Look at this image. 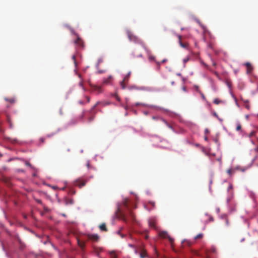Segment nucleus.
<instances>
[{
  "mask_svg": "<svg viewBox=\"0 0 258 258\" xmlns=\"http://www.w3.org/2000/svg\"><path fill=\"white\" fill-rule=\"evenodd\" d=\"M120 218L123 221L126 223L130 221L134 222L135 220V216L130 210H128L127 214H121Z\"/></svg>",
  "mask_w": 258,
  "mask_h": 258,
  "instance_id": "nucleus-1",
  "label": "nucleus"
},
{
  "mask_svg": "<svg viewBox=\"0 0 258 258\" xmlns=\"http://www.w3.org/2000/svg\"><path fill=\"white\" fill-rule=\"evenodd\" d=\"M126 33L127 37L131 41L140 44L143 47L146 45L145 42L139 38L137 36L134 35L131 31H127Z\"/></svg>",
  "mask_w": 258,
  "mask_h": 258,
  "instance_id": "nucleus-2",
  "label": "nucleus"
},
{
  "mask_svg": "<svg viewBox=\"0 0 258 258\" xmlns=\"http://www.w3.org/2000/svg\"><path fill=\"white\" fill-rule=\"evenodd\" d=\"M89 84L91 87V89L90 90V92L98 94L102 92V89L101 87L92 85L90 82H89Z\"/></svg>",
  "mask_w": 258,
  "mask_h": 258,
  "instance_id": "nucleus-3",
  "label": "nucleus"
},
{
  "mask_svg": "<svg viewBox=\"0 0 258 258\" xmlns=\"http://www.w3.org/2000/svg\"><path fill=\"white\" fill-rule=\"evenodd\" d=\"M74 43L79 48H83L84 47V42L83 40L78 36H77V39Z\"/></svg>",
  "mask_w": 258,
  "mask_h": 258,
  "instance_id": "nucleus-4",
  "label": "nucleus"
},
{
  "mask_svg": "<svg viewBox=\"0 0 258 258\" xmlns=\"http://www.w3.org/2000/svg\"><path fill=\"white\" fill-rule=\"evenodd\" d=\"M159 235L161 237H162L163 238L168 239V240L171 243L174 241V239L172 238H171V237H170V236L168 235V233L166 231H161L159 232Z\"/></svg>",
  "mask_w": 258,
  "mask_h": 258,
  "instance_id": "nucleus-5",
  "label": "nucleus"
},
{
  "mask_svg": "<svg viewBox=\"0 0 258 258\" xmlns=\"http://www.w3.org/2000/svg\"><path fill=\"white\" fill-rule=\"evenodd\" d=\"M87 182V180H84L82 178H79L75 181V185L78 186L80 188L85 186Z\"/></svg>",
  "mask_w": 258,
  "mask_h": 258,
  "instance_id": "nucleus-6",
  "label": "nucleus"
},
{
  "mask_svg": "<svg viewBox=\"0 0 258 258\" xmlns=\"http://www.w3.org/2000/svg\"><path fill=\"white\" fill-rule=\"evenodd\" d=\"M144 49H145V50L146 51V52H147L148 55V57H149V59L150 60H155V57L152 55H151V50L147 47V46H146V45H145V46L143 47Z\"/></svg>",
  "mask_w": 258,
  "mask_h": 258,
  "instance_id": "nucleus-7",
  "label": "nucleus"
},
{
  "mask_svg": "<svg viewBox=\"0 0 258 258\" xmlns=\"http://www.w3.org/2000/svg\"><path fill=\"white\" fill-rule=\"evenodd\" d=\"M88 239L93 241H97L99 239V236L97 234H88Z\"/></svg>",
  "mask_w": 258,
  "mask_h": 258,
  "instance_id": "nucleus-8",
  "label": "nucleus"
},
{
  "mask_svg": "<svg viewBox=\"0 0 258 258\" xmlns=\"http://www.w3.org/2000/svg\"><path fill=\"white\" fill-rule=\"evenodd\" d=\"M113 81V77L112 76H108V78L104 79L103 80V84H109Z\"/></svg>",
  "mask_w": 258,
  "mask_h": 258,
  "instance_id": "nucleus-9",
  "label": "nucleus"
},
{
  "mask_svg": "<svg viewBox=\"0 0 258 258\" xmlns=\"http://www.w3.org/2000/svg\"><path fill=\"white\" fill-rule=\"evenodd\" d=\"M78 76H79V77L81 79L80 82L79 83V85L80 87H81L83 89V90L84 91H86V88L84 86V81H83V79H82V76H81V75L80 74H79Z\"/></svg>",
  "mask_w": 258,
  "mask_h": 258,
  "instance_id": "nucleus-10",
  "label": "nucleus"
},
{
  "mask_svg": "<svg viewBox=\"0 0 258 258\" xmlns=\"http://www.w3.org/2000/svg\"><path fill=\"white\" fill-rule=\"evenodd\" d=\"M178 38L179 40V43L180 46H181L183 48H186L188 46L187 43H182L181 41V35H178Z\"/></svg>",
  "mask_w": 258,
  "mask_h": 258,
  "instance_id": "nucleus-11",
  "label": "nucleus"
},
{
  "mask_svg": "<svg viewBox=\"0 0 258 258\" xmlns=\"http://www.w3.org/2000/svg\"><path fill=\"white\" fill-rule=\"evenodd\" d=\"M245 65L247 67V73L249 74L252 71V67L249 62H246Z\"/></svg>",
  "mask_w": 258,
  "mask_h": 258,
  "instance_id": "nucleus-12",
  "label": "nucleus"
},
{
  "mask_svg": "<svg viewBox=\"0 0 258 258\" xmlns=\"http://www.w3.org/2000/svg\"><path fill=\"white\" fill-rule=\"evenodd\" d=\"M156 223L155 221L153 219H150L149 221V225L150 227L153 228H156Z\"/></svg>",
  "mask_w": 258,
  "mask_h": 258,
  "instance_id": "nucleus-13",
  "label": "nucleus"
},
{
  "mask_svg": "<svg viewBox=\"0 0 258 258\" xmlns=\"http://www.w3.org/2000/svg\"><path fill=\"white\" fill-rule=\"evenodd\" d=\"M140 255L141 258H145L147 256V252L144 249H142Z\"/></svg>",
  "mask_w": 258,
  "mask_h": 258,
  "instance_id": "nucleus-14",
  "label": "nucleus"
},
{
  "mask_svg": "<svg viewBox=\"0 0 258 258\" xmlns=\"http://www.w3.org/2000/svg\"><path fill=\"white\" fill-rule=\"evenodd\" d=\"M99 228L100 230L103 231H107V229L106 228V225L105 223H102L99 226Z\"/></svg>",
  "mask_w": 258,
  "mask_h": 258,
  "instance_id": "nucleus-15",
  "label": "nucleus"
},
{
  "mask_svg": "<svg viewBox=\"0 0 258 258\" xmlns=\"http://www.w3.org/2000/svg\"><path fill=\"white\" fill-rule=\"evenodd\" d=\"M5 100L6 101L9 102L11 103H14L15 102V99L14 98H5Z\"/></svg>",
  "mask_w": 258,
  "mask_h": 258,
  "instance_id": "nucleus-16",
  "label": "nucleus"
},
{
  "mask_svg": "<svg viewBox=\"0 0 258 258\" xmlns=\"http://www.w3.org/2000/svg\"><path fill=\"white\" fill-rule=\"evenodd\" d=\"M8 140L12 143H17L18 141L17 139L8 138Z\"/></svg>",
  "mask_w": 258,
  "mask_h": 258,
  "instance_id": "nucleus-17",
  "label": "nucleus"
},
{
  "mask_svg": "<svg viewBox=\"0 0 258 258\" xmlns=\"http://www.w3.org/2000/svg\"><path fill=\"white\" fill-rule=\"evenodd\" d=\"M190 59V57L189 56H187L185 58H184L183 59V67H185V64L187 62H188Z\"/></svg>",
  "mask_w": 258,
  "mask_h": 258,
  "instance_id": "nucleus-18",
  "label": "nucleus"
},
{
  "mask_svg": "<svg viewBox=\"0 0 258 258\" xmlns=\"http://www.w3.org/2000/svg\"><path fill=\"white\" fill-rule=\"evenodd\" d=\"M234 172V170L231 168L227 170V173L230 175L231 176L232 174H233Z\"/></svg>",
  "mask_w": 258,
  "mask_h": 258,
  "instance_id": "nucleus-19",
  "label": "nucleus"
},
{
  "mask_svg": "<svg viewBox=\"0 0 258 258\" xmlns=\"http://www.w3.org/2000/svg\"><path fill=\"white\" fill-rule=\"evenodd\" d=\"M111 258H117V255L114 251H111L110 252Z\"/></svg>",
  "mask_w": 258,
  "mask_h": 258,
  "instance_id": "nucleus-20",
  "label": "nucleus"
},
{
  "mask_svg": "<svg viewBox=\"0 0 258 258\" xmlns=\"http://www.w3.org/2000/svg\"><path fill=\"white\" fill-rule=\"evenodd\" d=\"M161 120H162V121L169 128H172V126L171 125L169 124L167 121H166L165 119H161Z\"/></svg>",
  "mask_w": 258,
  "mask_h": 258,
  "instance_id": "nucleus-21",
  "label": "nucleus"
},
{
  "mask_svg": "<svg viewBox=\"0 0 258 258\" xmlns=\"http://www.w3.org/2000/svg\"><path fill=\"white\" fill-rule=\"evenodd\" d=\"M222 102L221 100H219L218 98H216L214 100L213 102L216 104H219Z\"/></svg>",
  "mask_w": 258,
  "mask_h": 258,
  "instance_id": "nucleus-22",
  "label": "nucleus"
},
{
  "mask_svg": "<svg viewBox=\"0 0 258 258\" xmlns=\"http://www.w3.org/2000/svg\"><path fill=\"white\" fill-rule=\"evenodd\" d=\"M203 237V234L202 233H199V234H198L195 237V239H201L202 238V237Z\"/></svg>",
  "mask_w": 258,
  "mask_h": 258,
  "instance_id": "nucleus-23",
  "label": "nucleus"
},
{
  "mask_svg": "<svg viewBox=\"0 0 258 258\" xmlns=\"http://www.w3.org/2000/svg\"><path fill=\"white\" fill-rule=\"evenodd\" d=\"M167 61V59H164L163 60H162L161 62H159V61H156V64H157V66H160L161 65V63H164L166 61Z\"/></svg>",
  "mask_w": 258,
  "mask_h": 258,
  "instance_id": "nucleus-24",
  "label": "nucleus"
},
{
  "mask_svg": "<svg viewBox=\"0 0 258 258\" xmlns=\"http://www.w3.org/2000/svg\"><path fill=\"white\" fill-rule=\"evenodd\" d=\"M125 82L124 80H122L121 82H120V86L121 87V88L124 89H125Z\"/></svg>",
  "mask_w": 258,
  "mask_h": 258,
  "instance_id": "nucleus-25",
  "label": "nucleus"
},
{
  "mask_svg": "<svg viewBox=\"0 0 258 258\" xmlns=\"http://www.w3.org/2000/svg\"><path fill=\"white\" fill-rule=\"evenodd\" d=\"M100 104V102H97L91 108V111H93L95 108Z\"/></svg>",
  "mask_w": 258,
  "mask_h": 258,
  "instance_id": "nucleus-26",
  "label": "nucleus"
},
{
  "mask_svg": "<svg viewBox=\"0 0 258 258\" xmlns=\"http://www.w3.org/2000/svg\"><path fill=\"white\" fill-rule=\"evenodd\" d=\"M241 124L239 123H237V126H236V131H239L241 130Z\"/></svg>",
  "mask_w": 258,
  "mask_h": 258,
  "instance_id": "nucleus-27",
  "label": "nucleus"
},
{
  "mask_svg": "<svg viewBox=\"0 0 258 258\" xmlns=\"http://www.w3.org/2000/svg\"><path fill=\"white\" fill-rule=\"evenodd\" d=\"M78 242L79 246L83 248L85 246V243L84 242H81L79 240L78 241Z\"/></svg>",
  "mask_w": 258,
  "mask_h": 258,
  "instance_id": "nucleus-28",
  "label": "nucleus"
},
{
  "mask_svg": "<svg viewBox=\"0 0 258 258\" xmlns=\"http://www.w3.org/2000/svg\"><path fill=\"white\" fill-rule=\"evenodd\" d=\"M72 59L74 61V63L76 66H77V62L76 59V56L75 55H73Z\"/></svg>",
  "mask_w": 258,
  "mask_h": 258,
  "instance_id": "nucleus-29",
  "label": "nucleus"
},
{
  "mask_svg": "<svg viewBox=\"0 0 258 258\" xmlns=\"http://www.w3.org/2000/svg\"><path fill=\"white\" fill-rule=\"evenodd\" d=\"M130 76V73H128V74L124 78L123 80H124V81H126L128 79Z\"/></svg>",
  "mask_w": 258,
  "mask_h": 258,
  "instance_id": "nucleus-30",
  "label": "nucleus"
},
{
  "mask_svg": "<svg viewBox=\"0 0 258 258\" xmlns=\"http://www.w3.org/2000/svg\"><path fill=\"white\" fill-rule=\"evenodd\" d=\"M123 205L124 206V207L126 208H128V205H127V201L126 200H125L124 201H123Z\"/></svg>",
  "mask_w": 258,
  "mask_h": 258,
  "instance_id": "nucleus-31",
  "label": "nucleus"
},
{
  "mask_svg": "<svg viewBox=\"0 0 258 258\" xmlns=\"http://www.w3.org/2000/svg\"><path fill=\"white\" fill-rule=\"evenodd\" d=\"M7 120H8V121L9 122V124H10V125L11 127H12V122H11V119L8 116V118H7Z\"/></svg>",
  "mask_w": 258,
  "mask_h": 258,
  "instance_id": "nucleus-32",
  "label": "nucleus"
},
{
  "mask_svg": "<svg viewBox=\"0 0 258 258\" xmlns=\"http://www.w3.org/2000/svg\"><path fill=\"white\" fill-rule=\"evenodd\" d=\"M232 188H233V186H232V185L231 184H229V186H228V187L227 190H228V191H230V190L232 189Z\"/></svg>",
  "mask_w": 258,
  "mask_h": 258,
  "instance_id": "nucleus-33",
  "label": "nucleus"
},
{
  "mask_svg": "<svg viewBox=\"0 0 258 258\" xmlns=\"http://www.w3.org/2000/svg\"><path fill=\"white\" fill-rule=\"evenodd\" d=\"M245 108H246L247 109H250V105L249 104V103H247V104H245Z\"/></svg>",
  "mask_w": 258,
  "mask_h": 258,
  "instance_id": "nucleus-34",
  "label": "nucleus"
},
{
  "mask_svg": "<svg viewBox=\"0 0 258 258\" xmlns=\"http://www.w3.org/2000/svg\"><path fill=\"white\" fill-rule=\"evenodd\" d=\"M117 233H118V234H119V235H120L122 238H123V237H124V234H121V233H120V231H118L117 232Z\"/></svg>",
  "mask_w": 258,
  "mask_h": 258,
  "instance_id": "nucleus-35",
  "label": "nucleus"
},
{
  "mask_svg": "<svg viewBox=\"0 0 258 258\" xmlns=\"http://www.w3.org/2000/svg\"><path fill=\"white\" fill-rule=\"evenodd\" d=\"M200 94H201V96H202V98H203L204 100H205V99H206V98H205V95H204V94H203L202 92H200Z\"/></svg>",
  "mask_w": 258,
  "mask_h": 258,
  "instance_id": "nucleus-36",
  "label": "nucleus"
},
{
  "mask_svg": "<svg viewBox=\"0 0 258 258\" xmlns=\"http://www.w3.org/2000/svg\"><path fill=\"white\" fill-rule=\"evenodd\" d=\"M86 99H87V102H89L90 101V98L89 96H85Z\"/></svg>",
  "mask_w": 258,
  "mask_h": 258,
  "instance_id": "nucleus-37",
  "label": "nucleus"
},
{
  "mask_svg": "<svg viewBox=\"0 0 258 258\" xmlns=\"http://www.w3.org/2000/svg\"><path fill=\"white\" fill-rule=\"evenodd\" d=\"M242 101H243V102L245 103V104H247V103H249V101L247 100H243L242 99Z\"/></svg>",
  "mask_w": 258,
  "mask_h": 258,
  "instance_id": "nucleus-38",
  "label": "nucleus"
},
{
  "mask_svg": "<svg viewBox=\"0 0 258 258\" xmlns=\"http://www.w3.org/2000/svg\"><path fill=\"white\" fill-rule=\"evenodd\" d=\"M86 166L88 168H90V164L89 161L87 162Z\"/></svg>",
  "mask_w": 258,
  "mask_h": 258,
  "instance_id": "nucleus-39",
  "label": "nucleus"
},
{
  "mask_svg": "<svg viewBox=\"0 0 258 258\" xmlns=\"http://www.w3.org/2000/svg\"><path fill=\"white\" fill-rule=\"evenodd\" d=\"M211 250H212V252H216V248H215L213 247V248H212L211 249Z\"/></svg>",
  "mask_w": 258,
  "mask_h": 258,
  "instance_id": "nucleus-40",
  "label": "nucleus"
},
{
  "mask_svg": "<svg viewBox=\"0 0 258 258\" xmlns=\"http://www.w3.org/2000/svg\"><path fill=\"white\" fill-rule=\"evenodd\" d=\"M128 246L131 247H132V248H135V245H133V244H128Z\"/></svg>",
  "mask_w": 258,
  "mask_h": 258,
  "instance_id": "nucleus-41",
  "label": "nucleus"
},
{
  "mask_svg": "<svg viewBox=\"0 0 258 258\" xmlns=\"http://www.w3.org/2000/svg\"><path fill=\"white\" fill-rule=\"evenodd\" d=\"M205 134H208L209 133V131L208 130V129L206 128L205 130Z\"/></svg>",
  "mask_w": 258,
  "mask_h": 258,
  "instance_id": "nucleus-42",
  "label": "nucleus"
},
{
  "mask_svg": "<svg viewBox=\"0 0 258 258\" xmlns=\"http://www.w3.org/2000/svg\"><path fill=\"white\" fill-rule=\"evenodd\" d=\"M40 141H41V143H44V139H43V138H41V139H40Z\"/></svg>",
  "mask_w": 258,
  "mask_h": 258,
  "instance_id": "nucleus-43",
  "label": "nucleus"
},
{
  "mask_svg": "<svg viewBox=\"0 0 258 258\" xmlns=\"http://www.w3.org/2000/svg\"><path fill=\"white\" fill-rule=\"evenodd\" d=\"M227 85H228V86L229 87H231V83H230V82H228L227 83Z\"/></svg>",
  "mask_w": 258,
  "mask_h": 258,
  "instance_id": "nucleus-44",
  "label": "nucleus"
},
{
  "mask_svg": "<svg viewBox=\"0 0 258 258\" xmlns=\"http://www.w3.org/2000/svg\"><path fill=\"white\" fill-rule=\"evenodd\" d=\"M26 165H27V166H31L30 163H29V162H27V163H26Z\"/></svg>",
  "mask_w": 258,
  "mask_h": 258,
  "instance_id": "nucleus-45",
  "label": "nucleus"
},
{
  "mask_svg": "<svg viewBox=\"0 0 258 258\" xmlns=\"http://www.w3.org/2000/svg\"><path fill=\"white\" fill-rule=\"evenodd\" d=\"M150 204H151L153 206H155V203L154 202H150Z\"/></svg>",
  "mask_w": 258,
  "mask_h": 258,
  "instance_id": "nucleus-46",
  "label": "nucleus"
},
{
  "mask_svg": "<svg viewBox=\"0 0 258 258\" xmlns=\"http://www.w3.org/2000/svg\"><path fill=\"white\" fill-rule=\"evenodd\" d=\"M217 160H218L220 163H221V158L217 159Z\"/></svg>",
  "mask_w": 258,
  "mask_h": 258,
  "instance_id": "nucleus-47",
  "label": "nucleus"
},
{
  "mask_svg": "<svg viewBox=\"0 0 258 258\" xmlns=\"http://www.w3.org/2000/svg\"><path fill=\"white\" fill-rule=\"evenodd\" d=\"M254 132H251L250 134V137L253 136L254 135Z\"/></svg>",
  "mask_w": 258,
  "mask_h": 258,
  "instance_id": "nucleus-48",
  "label": "nucleus"
},
{
  "mask_svg": "<svg viewBox=\"0 0 258 258\" xmlns=\"http://www.w3.org/2000/svg\"><path fill=\"white\" fill-rule=\"evenodd\" d=\"M244 240H245V238H242V239L240 240V242H242L244 241Z\"/></svg>",
  "mask_w": 258,
  "mask_h": 258,
  "instance_id": "nucleus-49",
  "label": "nucleus"
},
{
  "mask_svg": "<svg viewBox=\"0 0 258 258\" xmlns=\"http://www.w3.org/2000/svg\"><path fill=\"white\" fill-rule=\"evenodd\" d=\"M182 90L184 91H186V88L185 87H182Z\"/></svg>",
  "mask_w": 258,
  "mask_h": 258,
  "instance_id": "nucleus-50",
  "label": "nucleus"
},
{
  "mask_svg": "<svg viewBox=\"0 0 258 258\" xmlns=\"http://www.w3.org/2000/svg\"><path fill=\"white\" fill-rule=\"evenodd\" d=\"M79 102L80 104H82V105L84 104V103L82 101H80Z\"/></svg>",
  "mask_w": 258,
  "mask_h": 258,
  "instance_id": "nucleus-51",
  "label": "nucleus"
},
{
  "mask_svg": "<svg viewBox=\"0 0 258 258\" xmlns=\"http://www.w3.org/2000/svg\"><path fill=\"white\" fill-rule=\"evenodd\" d=\"M59 112H60V114H62V109H60Z\"/></svg>",
  "mask_w": 258,
  "mask_h": 258,
  "instance_id": "nucleus-52",
  "label": "nucleus"
},
{
  "mask_svg": "<svg viewBox=\"0 0 258 258\" xmlns=\"http://www.w3.org/2000/svg\"><path fill=\"white\" fill-rule=\"evenodd\" d=\"M37 202L38 203H40V204H41V203H42V202H41V200H38L37 201Z\"/></svg>",
  "mask_w": 258,
  "mask_h": 258,
  "instance_id": "nucleus-53",
  "label": "nucleus"
},
{
  "mask_svg": "<svg viewBox=\"0 0 258 258\" xmlns=\"http://www.w3.org/2000/svg\"><path fill=\"white\" fill-rule=\"evenodd\" d=\"M205 140L206 141H208V137H207V136H205Z\"/></svg>",
  "mask_w": 258,
  "mask_h": 258,
  "instance_id": "nucleus-54",
  "label": "nucleus"
},
{
  "mask_svg": "<svg viewBox=\"0 0 258 258\" xmlns=\"http://www.w3.org/2000/svg\"><path fill=\"white\" fill-rule=\"evenodd\" d=\"M214 73L217 76H218V74L217 72H215Z\"/></svg>",
  "mask_w": 258,
  "mask_h": 258,
  "instance_id": "nucleus-55",
  "label": "nucleus"
},
{
  "mask_svg": "<svg viewBox=\"0 0 258 258\" xmlns=\"http://www.w3.org/2000/svg\"><path fill=\"white\" fill-rule=\"evenodd\" d=\"M171 84H172V85H173L174 84V81H172V82H171Z\"/></svg>",
  "mask_w": 258,
  "mask_h": 258,
  "instance_id": "nucleus-56",
  "label": "nucleus"
},
{
  "mask_svg": "<svg viewBox=\"0 0 258 258\" xmlns=\"http://www.w3.org/2000/svg\"><path fill=\"white\" fill-rule=\"evenodd\" d=\"M248 117H249V116H248V115H246L245 116V117H246V118H247V119H248Z\"/></svg>",
  "mask_w": 258,
  "mask_h": 258,
  "instance_id": "nucleus-57",
  "label": "nucleus"
},
{
  "mask_svg": "<svg viewBox=\"0 0 258 258\" xmlns=\"http://www.w3.org/2000/svg\"><path fill=\"white\" fill-rule=\"evenodd\" d=\"M210 219L211 221H213V218L212 217H211Z\"/></svg>",
  "mask_w": 258,
  "mask_h": 258,
  "instance_id": "nucleus-58",
  "label": "nucleus"
},
{
  "mask_svg": "<svg viewBox=\"0 0 258 258\" xmlns=\"http://www.w3.org/2000/svg\"><path fill=\"white\" fill-rule=\"evenodd\" d=\"M255 150H256V151H258V147L255 149Z\"/></svg>",
  "mask_w": 258,
  "mask_h": 258,
  "instance_id": "nucleus-59",
  "label": "nucleus"
},
{
  "mask_svg": "<svg viewBox=\"0 0 258 258\" xmlns=\"http://www.w3.org/2000/svg\"><path fill=\"white\" fill-rule=\"evenodd\" d=\"M214 115L216 116H217V115L216 113H214Z\"/></svg>",
  "mask_w": 258,
  "mask_h": 258,
  "instance_id": "nucleus-60",
  "label": "nucleus"
},
{
  "mask_svg": "<svg viewBox=\"0 0 258 258\" xmlns=\"http://www.w3.org/2000/svg\"><path fill=\"white\" fill-rule=\"evenodd\" d=\"M226 224H228V220H226Z\"/></svg>",
  "mask_w": 258,
  "mask_h": 258,
  "instance_id": "nucleus-61",
  "label": "nucleus"
},
{
  "mask_svg": "<svg viewBox=\"0 0 258 258\" xmlns=\"http://www.w3.org/2000/svg\"><path fill=\"white\" fill-rule=\"evenodd\" d=\"M135 252L137 253V249H135Z\"/></svg>",
  "mask_w": 258,
  "mask_h": 258,
  "instance_id": "nucleus-62",
  "label": "nucleus"
},
{
  "mask_svg": "<svg viewBox=\"0 0 258 258\" xmlns=\"http://www.w3.org/2000/svg\"><path fill=\"white\" fill-rule=\"evenodd\" d=\"M127 258H131V257H128Z\"/></svg>",
  "mask_w": 258,
  "mask_h": 258,
  "instance_id": "nucleus-63",
  "label": "nucleus"
},
{
  "mask_svg": "<svg viewBox=\"0 0 258 258\" xmlns=\"http://www.w3.org/2000/svg\"><path fill=\"white\" fill-rule=\"evenodd\" d=\"M257 116H258V114H257Z\"/></svg>",
  "mask_w": 258,
  "mask_h": 258,
  "instance_id": "nucleus-64",
  "label": "nucleus"
}]
</instances>
